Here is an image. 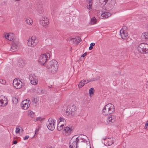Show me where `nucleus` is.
Wrapping results in <instances>:
<instances>
[{"label": "nucleus", "instance_id": "8fccbe9b", "mask_svg": "<svg viewBox=\"0 0 148 148\" xmlns=\"http://www.w3.org/2000/svg\"><path fill=\"white\" fill-rule=\"evenodd\" d=\"M45 119V118H42L41 117V119H40V120H39L41 122H42Z\"/></svg>", "mask_w": 148, "mask_h": 148}, {"label": "nucleus", "instance_id": "ea45409f", "mask_svg": "<svg viewBox=\"0 0 148 148\" xmlns=\"http://www.w3.org/2000/svg\"><path fill=\"white\" fill-rule=\"evenodd\" d=\"M20 131V128L18 127H17L16 130V133H19Z\"/></svg>", "mask_w": 148, "mask_h": 148}, {"label": "nucleus", "instance_id": "a211bd4d", "mask_svg": "<svg viewBox=\"0 0 148 148\" xmlns=\"http://www.w3.org/2000/svg\"><path fill=\"white\" fill-rule=\"evenodd\" d=\"M17 65L20 68H23L25 65V63L22 59H20L18 61Z\"/></svg>", "mask_w": 148, "mask_h": 148}, {"label": "nucleus", "instance_id": "6e6d98bb", "mask_svg": "<svg viewBox=\"0 0 148 148\" xmlns=\"http://www.w3.org/2000/svg\"><path fill=\"white\" fill-rule=\"evenodd\" d=\"M71 43L72 44H74V42L73 41V40H72V41L71 42Z\"/></svg>", "mask_w": 148, "mask_h": 148}, {"label": "nucleus", "instance_id": "f3484780", "mask_svg": "<svg viewBox=\"0 0 148 148\" xmlns=\"http://www.w3.org/2000/svg\"><path fill=\"white\" fill-rule=\"evenodd\" d=\"M120 32L121 37L122 39H125L128 37V34L126 33V31H123L121 29Z\"/></svg>", "mask_w": 148, "mask_h": 148}, {"label": "nucleus", "instance_id": "5701e85b", "mask_svg": "<svg viewBox=\"0 0 148 148\" xmlns=\"http://www.w3.org/2000/svg\"><path fill=\"white\" fill-rule=\"evenodd\" d=\"M73 40L74 43H75L77 45L81 41V40L80 37H77L76 38H73Z\"/></svg>", "mask_w": 148, "mask_h": 148}, {"label": "nucleus", "instance_id": "4468645a", "mask_svg": "<svg viewBox=\"0 0 148 148\" xmlns=\"http://www.w3.org/2000/svg\"><path fill=\"white\" fill-rule=\"evenodd\" d=\"M144 47L143 46V43L140 44H139L137 47V50L138 51L142 54L145 53H146V51H144Z\"/></svg>", "mask_w": 148, "mask_h": 148}, {"label": "nucleus", "instance_id": "37998d69", "mask_svg": "<svg viewBox=\"0 0 148 148\" xmlns=\"http://www.w3.org/2000/svg\"><path fill=\"white\" fill-rule=\"evenodd\" d=\"M40 119H41L40 117H39L37 118H36V119L35 120V121L36 122V121H38L40 120Z\"/></svg>", "mask_w": 148, "mask_h": 148}, {"label": "nucleus", "instance_id": "f257e3e1", "mask_svg": "<svg viewBox=\"0 0 148 148\" xmlns=\"http://www.w3.org/2000/svg\"><path fill=\"white\" fill-rule=\"evenodd\" d=\"M47 68L52 73H54L58 69V63L55 60H52L48 63Z\"/></svg>", "mask_w": 148, "mask_h": 148}, {"label": "nucleus", "instance_id": "c85d7f7f", "mask_svg": "<svg viewBox=\"0 0 148 148\" xmlns=\"http://www.w3.org/2000/svg\"><path fill=\"white\" fill-rule=\"evenodd\" d=\"M22 82H17V83L16 84V85L15 87L17 89H20L22 87Z\"/></svg>", "mask_w": 148, "mask_h": 148}, {"label": "nucleus", "instance_id": "13d9d810", "mask_svg": "<svg viewBox=\"0 0 148 148\" xmlns=\"http://www.w3.org/2000/svg\"><path fill=\"white\" fill-rule=\"evenodd\" d=\"M145 125H147L148 127V121H147V123H146Z\"/></svg>", "mask_w": 148, "mask_h": 148}, {"label": "nucleus", "instance_id": "49530a36", "mask_svg": "<svg viewBox=\"0 0 148 148\" xmlns=\"http://www.w3.org/2000/svg\"><path fill=\"white\" fill-rule=\"evenodd\" d=\"M95 44L94 43H93V42H92V43H91L90 44V46L92 47H93L95 46Z\"/></svg>", "mask_w": 148, "mask_h": 148}, {"label": "nucleus", "instance_id": "9b49d317", "mask_svg": "<svg viewBox=\"0 0 148 148\" xmlns=\"http://www.w3.org/2000/svg\"><path fill=\"white\" fill-rule=\"evenodd\" d=\"M116 2L114 0H111L109 1L106 5V8L109 10H110L114 7Z\"/></svg>", "mask_w": 148, "mask_h": 148}, {"label": "nucleus", "instance_id": "2f4dec72", "mask_svg": "<svg viewBox=\"0 0 148 148\" xmlns=\"http://www.w3.org/2000/svg\"><path fill=\"white\" fill-rule=\"evenodd\" d=\"M37 92L39 94H42L44 93V91L41 88H38L37 90Z\"/></svg>", "mask_w": 148, "mask_h": 148}, {"label": "nucleus", "instance_id": "20e7f679", "mask_svg": "<svg viewBox=\"0 0 148 148\" xmlns=\"http://www.w3.org/2000/svg\"><path fill=\"white\" fill-rule=\"evenodd\" d=\"M50 57V54L48 53L42 54L39 58L38 62L42 65H44L46 62L49 59Z\"/></svg>", "mask_w": 148, "mask_h": 148}, {"label": "nucleus", "instance_id": "3c124183", "mask_svg": "<svg viewBox=\"0 0 148 148\" xmlns=\"http://www.w3.org/2000/svg\"><path fill=\"white\" fill-rule=\"evenodd\" d=\"M17 143V141L16 140H15L13 141V143L14 144H16Z\"/></svg>", "mask_w": 148, "mask_h": 148}, {"label": "nucleus", "instance_id": "5fc2aeb1", "mask_svg": "<svg viewBox=\"0 0 148 148\" xmlns=\"http://www.w3.org/2000/svg\"><path fill=\"white\" fill-rule=\"evenodd\" d=\"M91 79L92 80V81H96L95 78H92V79Z\"/></svg>", "mask_w": 148, "mask_h": 148}, {"label": "nucleus", "instance_id": "e433bc0d", "mask_svg": "<svg viewBox=\"0 0 148 148\" xmlns=\"http://www.w3.org/2000/svg\"><path fill=\"white\" fill-rule=\"evenodd\" d=\"M36 36H32L31 38V40H34V41H37V40H36Z\"/></svg>", "mask_w": 148, "mask_h": 148}, {"label": "nucleus", "instance_id": "09e8293b", "mask_svg": "<svg viewBox=\"0 0 148 148\" xmlns=\"http://www.w3.org/2000/svg\"><path fill=\"white\" fill-rule=\"evenodd\" d=\"M100 78V77L99 76H97L95 78V80H99Z\"/></svg>", "mask_w": 148, "mask_h": 148}, {"label": "nucleus", "instance_id": "393cba45", "mask_svg": "<svg viewBox=\"0 0 148 148\" xmlns=\"http://www.w3.org/2000/svg\"><path fill=\"white\" fill-rule=\"evenodd\" d=\"M86 81L85 80H82L79 83L78 86L79 88H82L86 84H87Z\"/></svg>", "mask_w": 148, "mask_h": 148}, {"label": "nucleus", "instance_id": "4be33fe9", "mask_svg": "<svg viewBox=\"0 0 148 148\" xmlns=\"http://www.w3.org/2000/svg\"><path fill=\"white\" fill-rule=\"evenodd\" d=\"M7 98L4 96L1 95L0 96V106H2V105L3 104L4 101H5L6 99L7 101Z\"/></svg>", "mask_w": 148, "mask_h": 148}, {"label": "nucleus", "instance_id": "dca6fc26", "mask_svg": "<svg viewBox=\"0 0 148 148\" xmlns=\"http://www.w3.org/2000/svg\"><path fill=\"white\" fill-rule=\"evenodd\" d=\"M111 14L108 12H103L101 14V17L102 18L105 19L108 18L110 16Z\"/></svg>", "mask_w": 148, "mask_h": 148}, {"label": "nucleus", "instance_id": "a19ab883", "mask_svg": "<svg viewBox=\"0 0 148 148\" xmlns=\"http://www.w3.org/2000/svg\"><path fill=\"white\" fill-rule=\"evenodd\" d=\"M29 136H26L25 137H24L23 139L24 140H26L27 139L29 138Z\"/></svg>", "mask_w": 148, "mask_h": 148}, {"label": "nucleus", "instance_id": "c03bdc74", "mask_svg": "<svg viewBox=\"0 0 148 148\" xmlns=\"http://www.w3.org/2000/svg\"><path fill=\"white\" fill-rule=\"evenodd\" d=\"M87 55V53H85L84 54H83L81 56V57H84Z\"/></svg>", "mask_w": 148, "mask_h": 148}, {"label": "nucleus", "instance_id": "c9c22d12", "mask_svg": "<svg viewBox=\"0 0 148 148\" xmlns=\"http://www.w3.org/2000/svg\"><path fill=\"white\" fill-rule=\"evenodd\" d=\"M60 121L59 123H61L62 122H63L64 123H65L66 122V121L64 118L60 117Z\"/></svg>", "mask_w": 148, "mask_h": 148}, {"label": "nucleus", "instance_id": "423d86ee", "mask_svg": "<svg viewBox=\"0 0 148 148\" xmlns=\"http://www.w3.org/2000/svg\"><path fill=\"white\" fill-rule=\"evenodd\" d=\"M54 120H53L51 118H50L49 119L48 122L47 124V127L48 129L50 130H53L54 129Z\"/></svg>", "mask_w": 148, "mask_h": 148}, {"label": "nucleus", "instance_id": "e2e57ef3", "mask_svg": "<svg viewBox=\"0 0 148 148\" xmlns=\"http://www.w3.org/2000/svg\"><path fill=\"white\" fill-rule=\"evenodd\" d=\"M32 113H33V112L32 111V112H30V113L31 114H32Z\"/></svg>", "mask_w": 148, "mask_h": 148}, {"label": "nucleus", "instance_id": "6e6552de", "mask_svg": "<svg viewBox=\"0 0 148 148\" xmlns=\"http://www.w3.org/2000/svg\"><path fill=\"white\" fill-rule=\"evenodd\" d=\"M29 79L31 83L33 85H36L38 83V77L34 74H30L29 76Z\"/></svg>", "mask_w": 148, "mask_h": 148}, {"label": "nucleus", "instance_id": "a878e982", "mask_svg": "<svg viewBox=\"0 0 148 148\" xmlns=\"http://www.w3.org/2000/svg\"><path fill=\"white\" fill-rule=\"evenodd\" d=\"M64 124V123L63 124H61L60 123H59L58 124L57 130L58 131H60L62 129Z\"/></svg>", "mask_w": 148, "mask_h": 148}, {"label": "nucleus", "instance_id": "f03ea898", "mask_svg": "<svg viewBox=\"0 0 148 148\" xmlns=\"http://www.w3.org/2000/svg\"><path fill=\"white\" fill-rule=\"evenodd\" d=\"M115 111V108L114 105L110 103L105 105L103 109V114L105 115L114 113Z\"/></svg>", "mask_w": 148, "mask_h": 148}, {"label": "nucleus", "instance_id": "f704fd0d", "mask_svg": "<svg viewBox=\"0 0 148 148\" xmlns=\"http://www.w3.org/2000/svg\"><path fill=\"white\" fill-rule=\"evenodd\" d=\"M37 42V41H34V40H31V47H32L34 46H35L36 45Z\"/></svg>", "mask_w": 148, "mask_h": 148}, {"label": "nucleus", "instance_id": "72a5a7b5", "mask_svg": "<svg viewBox=\"0 0 148 148\" xmlns=\"http://www.w3.org/2000/svg\"><path fill=\"white\" fill-rule=\"evenodd\" d=\"M95 92V90L93 88H91L89 90V93L90 95H93Z\"/></svg>", "mask_w": 148, "mask_h": 148}, {"label": "nucleus", "instance_id": "4c0bfd02", "mask_svg": "<svg viewBox=\"0 0 148 148\" xmlns=\"http://www.w3.org/2000/svg\"><path fill=\"white\" fill-rule=\"evenodd\" d=\"M5 83V80L1 79H0V83L4 84Z\"/></svg>", "mask_w": 148, "mask_h": 148}, {"label": "nucleus", "instance_id": "0e129e2a", "mask_svg": "<svg viewBox=\"0 0 148 148\" xmlns=\"http://www.w3.org/2000/svg\"><path fill=\"white\" fill-rule=\"evenodd\" d=\"M37 131H38V130H36V132Z\"/></svg>", "mask_w": 148, "mask_h": 148}, {"label": "nucleus", "instance_id": "412c9836", "mask_svg": "<svg viewBox=\"0 0 148 148\" xmlns=\"http://www.w3.org/2000/svg\"><path fill=\"white\" fill-rule=\"evenodd\" d=\"M108 119L109 122H111L112 123H114L116 120L115 117L112 115H110L108 117Z\"/></svg>", "mask_w": 148, "mask_h": 148}, {"label": "nucleus", "instance_id": "7c9ffc66", "mask_svg": "<svg viewBox=\"0 0 148 148\" xmlns=\"http://www.w3.org/2000/svg\"><path fill=\"white\" fill-rule=\"evenodd\" d=\"M25 22L29 25H31L33 23L32 20L31 18H27L25 19Z\"/></svg>", "mask_w": 148, "mask_h": 148}, {"label": "nucleus", "instance_id": "ddd939ff", "mask_svg": "<svg viewBox=\"0 0 148 148\" xmlns=\"http://www.w3.org/2000/svg\"><path fill=\"white\" fill-rule=\"evenodd\" d=\"M17 42L18 40L17 39L16 41H13V42H12L11 48V51L13 52L15 51L17 49Z\"/></svg>", "mask_w": 148, "mask_h": 148}, {"label": "nucleus", "instance_id": "69168bd1", "mask_svg": "<svg viewBox=\"0 0 148 148\" xmlns=\"http://www.w3.org/2000/svg\"><path fill=\"white\" fill-rule=\"evenodd\" d=\"M85 136V137H86L87 138V137H86V136Z\"/></svg>", "mask_w": 148, "mask_h": 148}, {"label": "nucleus", "instance_id": "6ab92c4d", "mask_svg": "<svg viewBox=\"0 0 148 148\" xmlns=\"http://www.w3.org/2000/svg\"><path fill=\"white\" fill-rule=\"evenodd\" d=\"M108 0H99V3L101 6H103V9L105 10L106 9V3L108 2Z\"/></svg>", "mask_w": 148, "mask_h": 148}, {"label": "nucleus", "instance_id": "4d7b16f0", "mask_svg": "<svg viewBox=\"0 0 148 148\" xmlns=\"http://www.w3.org/2000/svg\"><path fill=\"white\" fill-rule=\"evenodd\" d=\"M15 100H17V99H16V98H15L14 99H13V102H14V100L15 101Z\"/></svg>", "mask_w": 148, "mask_h": 148}, {"label": "nucleus", "instance_id": "de8ad7c7", "mask_svg": "<svg viewBox=\"0 0 148 148\" xmlns=\"http://www.w3.org/2000/svg\"><path fill=\"white\" fill-rule=\"evenodd\" d=\"M29 40L28 41V42H27V44L29 46H31V41H30L29 39Z\"/></svg>", "mask_w": 148, "mask_h": 148}, {"label": "nucleus", "instance_id": "79ce46f5", "mask_svg": "<svg viewBox=\"0 0 148 148\" xmlns=\"http://www.w3.org/2000/svg\"><path fill=\"white\" fill-rule=\"evenodd\" d=\"M127 29V27L126 26H123V27L122 29H121L122 30L125 31V29Z\"/></svg>", "mask_w": 148, "mask_h": 148}, {"label": "nucleus", "instance_id": "9d476101", "mask_svg": "<svg viewBox=\"0 0 148 148\" xmlns=\"http://www.w3.org/2000/svg\"><path fill=\"white\" fill-rule=\"evenodd\" d=\"M40 23L41 25L45 27H48V25L49 23L48 19H47V18L45 19V18L42 17V18L40 19Z\"/></svg>", "mask_w": 148, "mask_h": 148}, {"label": "nucleus", "instance_id": "b1692460", "mask_svg": "<svg viewBox=\"0 0 148 148\" xmlns=\"http://www.w3.org/2000/svg\"><path fill=\"white\" fill-rule=\"evenodd\" d=\"M87 2L88 3L89 5H87V7L89 10L92 9V0H87Z\"/></svg>", "mask_w": 148, "mask_h": 148}, {"label": "nucleus", "instance_id": "052dcab7", "mask_svg": "<svg viewBox=\"0 0 148 148\" xmlns=\"http://www.w3.org/2000/svg\"><path fill=\"white\" fill-rule=\"evenodd\" d=\"M47 148H53V147H47Z\"/></svg>", "mask_w": 148, "mask_h": 148}, {"label": "nucleus", "instance_id": "58836bf2", "mask_svg": "<svg viewBox=\"0 0 148 148\" xmlns=\"http://www.w3.org/2000/svg\"><path fill=\"white\" fill-rule=\"evenodd\" d=\"M38 12V13L40 14H42L43 13V10L41 9L39 10Z\"/></svg>", "mask_w": 148, "mask_h": 148}, {"label": "nucleus", "instance_id": "680f3d73", "mask_svg": "<svg viewBox=\"0 0 148 148\" xmlns=\"http://www.w3.org/2000/svg\"><path fill=\"white\" fill-rule=\"evenodd\" d=\"M51 87H52V86H49V87L50 88H51Z\"/></svg>", "mask_w": 148, "mask_h": 148}, {"label": "nucleus", "instance_id": "0eeeda50", "mask_svg": "<svg viewBox=\"0 0 148 148\" xmlns=\"http://www.w3.org/2000/svg\"><path fill=\"white\" fill-rule=\"evenodd\" d=\"M76 108L74 106H69L68 108L66 109V112L69 115H73L75 114L76 111Z\"/></svg>", "mask_w": 148, "mask_h": 148}, {"label": "nucleus", "instance_id": "2eb2a0df", "mask_svg": "<svg viewBox=\"0 0 148 148\" xmlns=\"http://www.w3.org/2000/svg\"><path fill=\"white\" fill-rule=\"evenodd\" d=\"M64 131L65 132V135H69L70 134L73 132V129L67 126L64 128Z\"/></svg>", "mask_w": 148, "mask_h": 148}, {"label": "nucleus", "instance_id": "f8f14e48", "mask_svg": "<svg viewBox=\"0 0 148 148\" xmlns=\"http://www.w3.org/2000/svg\"><path fill=\"white\" fill-rule=\"evenodd\" d=\"M5 37L6 39L9 41H16L14 39V35L12 33L7 34L5 35Z\"/></svg>", "mask_w": 148, "mask_h": 148}, {"label": "nucleus", "instance_id": "cd10ccee", "mask_svg": "<svg viewBox=\"0 0 148 148\" xmlns=\"http://www.w3.org/2000/svg\"><path fill=\"white\" fill-rule=\"evenodd\" d=\"M144 46V51H146V53H148V44L146 43H143Z\"/></svg>", "mask_w": 148, "mask_h": 148}, {"label": "nucleus", "instance_id": "603ef678", "mask_svg": "<svg viewBox=\"0 0 148 148\" xmlns=\"http://www.w3.org/2000/svg\"><path fill=\"white\" fill-rule=\"evenodd\" d=\"M87 83H88L89 82H92V80L91 79H89V80H87Z\"/></svg>", "mask_w": 148, "mask_h": 148}, {"label": "nucleus", "instance_id": "473e14b6", "mask_svg": "<svg viewBox=\"0 0 148 148\" xmlns=\"http://www.w3.org/2000/svg\"><path fill=\"white\" fill-rule=\"evenodd\" d=\"M21 82V81L20 80H18L17 79H14L13 80V86H14V87H15V86H16V84L17 83V82Z\"/></svg>", "mask_w": 148, "mask_h": 148}, {"label": "nucleus", "instance_id": "1a4fd4ad", "mask_svg": "<svg viewBox=\"0 0 148 148\" xmlns=\"http://www.w3.org/2000/svg\"><path fill=\"white\" fill-rule=\"evenodd\" d=\"M30 101L29 99H27L23 101L22 102V108L24 110H27L29 107L30 104Z\"/></svg>", "mask_w": 148, "mask_h": 148}, {"label": "nucleus", "instance_id": "39448f33", "mask_svg": "<svg viewBox=\"0 0 148 148\" xmlns=\"http://www.w3.org/2000/svg\"><path fill=\"white\" fill-rule=\"evenodd\" d=\"M80 140L79 141L78 148H85L88 147L89 145H88V143H89V141L84 138H82L81 137H80Z\"/></svg>", "mask_w": 148, "mask_h": 148}, {"label": "nucleus", "instance_id": "864d4df0", "mask_svg": "<svg viewBox=\"0 0 148 148\" xmlns=\"http://www.w3.org/2000/svg\"><path fill=\"white\" fill-rule=\"evenodd\" d=\"M93 49V47H92L90 46V47H89V49L90 50H91Z\"/></svg>", "mask_w": 148, "mask_h": 148}, {"label": "nucleus", "instance_id": "c756f323", "mask_svg": "<svg viewBox=\"0 0 148 148\" xmlns=\"http://www.w3.org/2000/svg\"><path fill=\"white\" fill-rule=\"evenodd\" d=\"M97 19L96 18L94 17L91 19L90 23L91 25L94 24L97 22Z\"/></svg>", "mask_w": 148, "mask_h": 148}, {"label": "nucleus", "instance_id": "a18cd8bd", "mask_svg": "<svg viewBox=\"0 0 148 148\" xmlns=\"http://www.w3.org/2000/svg\"><path fill=\"white\" fill-rule=\"evenodd\" d=\"M73 38L70 37L68 39V40L71 42V41H72V40H73Z\"/></svg>", "mask_w": 148, "mask_h": 148}, {"label": "nucleus", "instance_id": "bf43d9fd", "mask_svg": "<svg viewBox=\"0 0 148 148\" xmlns=\"http://www.w3.org/2000/svg\"><path fill=\"white\" fill-rule=\"evenodd\" d=\"M7 103H8V102H6V103H5V105H6L7 104Z\"/></svg>", "mask_w": 148, "mask_h": 148}, {"label": "nucleus", "instance_id": "aec40b11", "mask_svg": "<svg viewBox=\"0 0 148 148\" xmlns=\"http://www.w3.org/2000/svg\"><path fill=\"white\" fill-rule=\"evenodd\" d=\"M108 140L107 143L106 145L107 146H109L111 145L114 143V140L113 138L111 139V138H108Z\"/></svg>", "mask_w": 148, "mask_h": 148}, {"label": "nucleus", "instance_id": "bb28decb", "mask_svg": "<svg viewBox=\"0 0 148 148\" xmlns=\"http://www.w3.org/2000/svg\"><path fill=\"white\" fill-rule=\"evenodd\" d=\"M142 37L143 39H148V32L143 33L142 35Z\"/></svg>", "mask_w": 148, "mask_h": 148}, {"label": "nucleus", "instance_id": "7ed1b4c3", "mask_svg": "<svg viewBox=\"0 0 148 148\" xmlns=\"http://www.w3.org/2000/svg\"><path fill=\"white\" fill-rule=\"evenodd\" d=\"M80 140V137L79 136L77 137V136L76 135L73 136L70 141V148H78L79 141Z\"/></svg>", "mask_w": 148, "mask_h": 148}]
</instances>
